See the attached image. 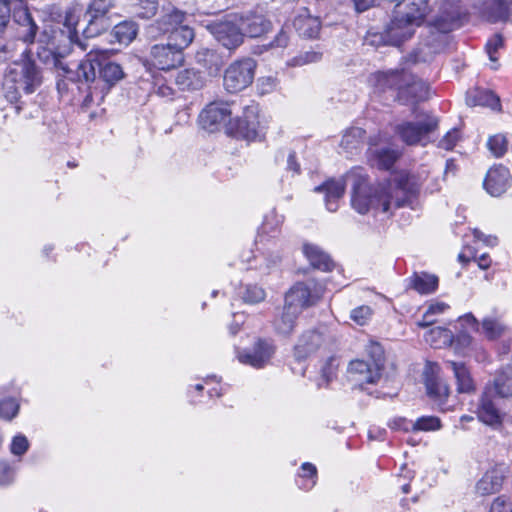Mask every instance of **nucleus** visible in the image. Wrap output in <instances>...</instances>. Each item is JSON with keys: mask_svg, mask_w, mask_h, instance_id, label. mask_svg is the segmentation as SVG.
<instances>
[{"mask_svg": "<svg viewBox=\"0 0 512 512\" xmlns=\"http://www.w3.org/2000/svg\"><path fill=\"white\" fill-rule=\"evenodd\" d=\"M346 183L351 185V205L358 213L366 214L371 210L376 213H386L391 209L392 195L388 191L386 183L373 187L369 183L366 171L361 167H355L347 172L344 178L330 179L315 188L316 192L325 193L328 211H337L339 200L345 192Z\"/></svg>", "mask_w": 512, "mask_h": 512, "instance_id": "f257e3e1", "label": "nucleus"}, {"mask_svg": "<svg viewBox=\"0 0 512 512\" xmlns=\"http://www.w3.org/2000/svg\"><path fill=\"white\" fill-rule=\"evenodd\" d=\"M65 71L70 80L89 84L88 94L83 100L86 107L95 102L100 104L110 88L124 77L119 64L106 61V52L94 49L79 62L75 71L70 68Z\"/></svg>", "mask_w": 512, "mask_h": 512, "instance_id": "f03ea898", "label": "nucleus"}, {"mask_svg": "<svg viewBox=\"0 0 512 512\" xmlns=\"http://www.w3.org/2000/svg\"><path fill=\"white\" fill-rule=\"evenodd\" d=\"M370 82L378 91H397L396 97L403 104L423 101L428 94L426 84L405 68L376 72L371 75Z\"/></svg>", "mask_w": 512, "mask_h": 512, "instance_id": "7ed1b4c3", "label": "nucleus"}, {"mask_svg": "<svg viewBox=\"0 0 512 512\" xmlns=\"http://www.w3.org/2000/svg\"><path fill=\"white\" fill-rule=\"evenodd\" d=\"M399 10L385 31L386 42L399 46L409 39L429 13V0H402L397 4Z\"/></svg>", "mask_w": 512, "mask_h": 512, "instance_id": "20e7f679", "label": "nucleus"}, {"mask_svg": "<svg viewBox=\"0 0 512 512\" xmlns=\"http://www.w3.org/2000/svg\"><path fill=\"white\" fill-rule=\"evenodd\" d=\"M40 82L36 64L26 56L24 51L22 58L13 62L7 69L3 82L5 97L11 103L17 102L22 92L33 93Z\"/></svg>", "mask_w": 512, "mask_h": 512, "instance_id": "39448f33", "label": "nucleus"}, {"mask_svg": "<svg viewBox=\"0 0 512 512\" xmlns=\"http://www.w3.org/2000/svg\"><path fill=\"white\" fill-rule=\"evenodd\" d=\"M187 14L179 9H172L163 15L157 25L163 34H168V42L180 52H183L194 39V30L186 24Z\"/></svg>", "mask_w": 512, "mask_h": 512, "instance_id": "423d86ee", "label": "nucleus"}, {"mask_svg": "<svg viewBox=\"0 0 512 512\" xmlns=\"http://www.w3.org/2000/svg\"><path fill=\"white\" fill-rule=\"evenodd\" d=\"M427 178V172L409 173L401 171L394 174L386 183L392 195L391 204L398 208L406 205L410 197L416 196Z\"/></svg>", "mask_w": 512, "mask_h": 512, "instance_id": "0eeeda50", "label": "nucleus"}, {"mask_svg": "<svg viewBox=\"0 0 512 512\" xmlns=\"http://www.w3.org/2000/svg\"><path fill=\"white\" fill-rule=\"evenodd\" d=\"M256 66V61L250 57L232 62L224 72L225 89L236 93L247 88L253 82Z\"/></svg>", "mask_w": 512, "mask_h": 512, "instance_id": "6e6552de", "label": "nucleus"}, {"mask_svg": "<svg viewBox=\"0 0 512 512\" xmlns=\"http://www.w3.org/2000/svg\"><path fill=\"white\" fill-rule=\"evenodd\" d=\"M333 344V338L326 329H313L304 332L294 347V355L302 361L318 351H327Z\"/></svg>", "mask_w": 512, "mask_h": 512, "instance_id": "1a4fd4ad", "label": "nucleus"}, {"mask_svg": "<svg viewBox=\"0 0 512 512\" xmlns=\"http://www.w3.org/2000/svg\"><path fill=\"white\" fill-rule=\"evenodd\" d=\"M113 6L111 0L91 1L85 14L88 18L87 26L82 33L85 39L96 37L111 26L106 15Z\"/></svg>", "mask_w": 512, "mask_h": 512, "instance_id": "9d476101", "label": "nucleus"}, {"mask_svg": "<svg viewBox=\"0 0 512 512\" xmlns=\"http://www.w3.org/2000/svg\"><path fill=\"white\" fill-rule=\"evenodd\" d=\"M232 106L227 102H212L207 105L199 115L201 127L208 132H215L224 127L227 132L229 121H233Z\"/></svg>", "mask_w": 512, "mask_h": 512, "instance_id": "9b49d317", "label": "nucleus"}, {"mask_svg": "<svg viewBox=\"0 0 512 512\" xmlns=\"http://www.w3.org/2000/svg\"><path fill=\"white\" fill-rule=\"evenodd\" d=\"M275 351L276 347L271 340L258 339L252 348L238 350L236 357L240 363L260 369L270 363Z\"/></svg>", "mask_w": 512, "mask_h": 512, "instance_id": "f8f14e48", "label": "nucleus"}, {"mask_svg": "<svg viewBox=\"0 0 512 512\" xmlns=\"http://www.w3.org/2000/svg\"><path fill=\"white\" fill-rule=\"evenodd\" d=\"M260 122L257 108L248 106L243 112V117L229 121L227 134L246 140H255L260 134Z\"/></svg>", "mask_w": 512, "mask_h": 512, "instance_id": "ddd939ff", "label": "nucleus"}, {"mask_svg": "<svg viewBox=\"0 0 512 512\" xmlns=\"http://www.w3.org/2000/svg\"><path fill=\"white\" fill-rule=\"evenodd\" d=\"M207 28L214 38L229 50H234L243 43L244 36L236 16L234 20L211 23Z\"/></svg>", "mask_w": 512, "mask_h": 512, "instance_id": "4468645a", "label": "nucleus"}, {"mask_svg": "<svg viewBox=\"0 0 512 512\" xmlns=\"http://www.w3.org/2000/svg\"><path fill=\"white\" fill-rule=\"evenodd\" d=\"M440 367L433 362H427L423 371V379L427 395L442 410L449 395V387L439 379Z\"/></svg>", "mask_w": 512, "mask_h": 512, "instance_id": "2eb2a0df", "label": "nucleus"}, {"mask_svg": "<svg viewBox=\"0 0 512 512\" xmlns=\"http://www.w3.org/2000/svg\"><path fill=\"white\" fill-rule=\"evenodd\" d=\"M437 120L434 117H426L423 121L405 122L397 126V133L408 145L418 143L425 144L429 134L437 127Z\"/></svg>", "mask_w": 512, "mask_h": 512, "instance_id": "dca6fc26", "label": "nucleus"}, {"mask_svg": "<svg viewBox=\"0 0 512 512\" xmlns=\"http://www.w3.org/2000/svg\"><path fill=\"white\" fill-rule=\"evenodd\" d=\"M149 60L160 70H170L183 64L184 54L169 43L155 44L150 49Z\"/></svg>", "mask_w": 512, "mask_h": 512, "instance_id": "f3484780", "label": "nucleus"}, {"mask_svg": "<svg viewBox=\"0 0 512 512\" xmlns=\"http://www.w3.org/2000/svg\"><path fill=\"white\" fill-rule=\"evenodd\" d=\"M320 296L315 286L312 289L311 284L298 282L286 293L285 304L301 313L302 309L314 305Z\"/></svg>", "mask_w": 512, "mask_h": 512, "instance_id": "a211bd4d", "label": "nucleus"}, {"mask_svg": "<svg viewBox=\"0 0 512 512\" xmlns=\"http://www.w3.org/2000/svg\"><path fill=\"white\" fill-rule=\"evenodd\" d=\"M348 379L355 386L364 388L367 384H375L381 378L382 370L364 360H353L348 366Z\"/></svg>", "mask_w": 512, "mask_h": 512, "instance_id": "6ab92c4d", "label": "nucleus"}, {"mask_svg": "<svg viewBox=\"0 0 512 512\" xmlns=\"http://www.w3.org/2000/svg\"><path fill=\"white\" fill-rule=\"evenodd\" d=\"M19 6L13 9V21L16 24L17 37L25 43H33L38 26L33 20L29 9L19 0Z\"/></svg>", "mask_w": 512, "mask_h": 512, "instance_id": "aec40b11", "label": "nucleus"}, {"mask_svg": "<svg viewBox=\"0 0 512 512\" xmlns=\"http://www.w3.org/2000/svg\"><path fill=\"white\" fill-rule=\"evenodd\" d=\"M508 473L509 468L505 464H498L490 468L477 482V492L481 495H490L498 492L502 488Z\"/></svg>", "mask_w": 512, "mask_h": 512, "instance_id": "412c9836", "label": "nucleus"}, {"mask_svg": "<svg viewBox=\"0 0 512 512\" xmlns=\"http://www.w3.org/2000/svg\"><path fill=\"white\" fill-rule=\"evenodd\" d=\"M239 22L243 36L251 38L261 37L271 29V22L262 14L248 12L236 16Z\"/></svg>", "mask_w": 512, "mask_h": 512, "instance_id": "4be33fe9", "label": "nucleus"}, {"mask_svg": "<svg viewBox=\"0 0 512 512\" xmlns=\"http://www.w3.org/2000/svg\"><path fill=\"white\" fill-rule=\"evenodd\" d=\"M511 175L509 170L502 166H494L485 177L484 187L492 196H500L506 192L510 186Z\"/></svg>", "mask_w": 512, "mask_h": 512, "instance_id": "5701e85b", "label": "nucleus"}, {"mask_svg": "<svg viewBox=\"0 0 512 512\" xmlns=\"http://www.w3.org/2000/svg\"><path fill=\"white\" fill-rule=\"evenodd\" d=\"M481 333L490 341L497 340L510 332V327L504 321L502 315L494 310L492 314L481 320Z\"/></svg>", "mask_w": 512, "mask_h": 512, "instance_id": "b1692460", "label": "nucleus"}, {"mask_svg": "<svg viewBox=\"0 0 512 512\" xmlns=\"http://www.w3.org/2000/svg\"><path fill=\"white\" fill-rule=\"evenodd\" d=\"M479 419L488 425L501 423V414L494 402V390L486 388L483 392L478 408Z\"/></svg>", "mask_w": 512, "mask_h": 512, "instance_id": "393cba45", "label": "nucleus"}, {"mask_svg": "<svg viewBox=\"0 0 512 512\" xmlns=\"http://www.w3.org/2000/svg\"><path fill=\"white\" fill-rule=\"evenodd\" d=\"M82 14V5L79 3H72L65 11L64 26L68 29L70 41L78 45L82 50H86L88 48V44L80 40L76 29Z\"/></svg>", "mask_w": 512, "mask_h": 512, "instance_id": "a878e982", "label": "nucleus"}, {"mask_svg": "<svg viewBox=\"0 0 512 512\" xmlns=\"http://www.w3.org/2000/svg\"><path fill=\"white\" fill-rule=\"evenodd\" d=\"M512 0H486L482 5V15L489 22L505 21L509 16Z\"/></svg>", "mask_w": 512, "mask_h": 512, "instance_id": "bb28decb", "label": "nucleus"}, {"mask_svg": "<svg viewBox=\"0 0 512 512\" xmlns=\"http://www.w3.org/2000/svg\"><path fill=\"white\" fill-rule=\"evenodd\" d=\"M196 63L201 66L210 76H216L223 66V59L215 50L200 48L195 54Z\"/></svg>", "mask_w": 512, "mask_h": 512, "instance_id": "cd10ccee", "label": "nucleus"}, {"mask_svg": "<svg viewBox=\"0 0 512 512\" xmlns=\"http://www.w3.org/2000/svg\"><path fill=\"white\" fill-rule=\"evenodd\" d=\"M293 26L298 34L305 38L317 37L321 28L319 19L311 16L306 9L294 18Z\"/></svg>", "mask_w": 512, "mask_h": 512, "instance_id": "c85d7f7f", "label": "nucleus"}, {"mask_svg": "<svg viewBox=\"0 0 512 512\" xmlns=\"http://www.w3.org/2000/svg\"><path fill=\"white\" fill-rule=\"evenodd\" d=\"M303 253L310 264L316 269L326 272L331 271L334 267V262L330 256L315 244L305 243L303 245Z\"/></svg>", "mask_w": 512, "mask_h": 512, "instance_id": "c756f323", "label": "nucleus"}, {"mask_svg": "<svg viewBox=\"0 0 512 512\" xmlns=\"http://www.w3.org/2000/svg\"><path fill=\"white\" fill-rule=\"evenodd\" d=\"M369 162L378 169H390L399 158V152L389 147L370 148L368 152Z\"/></svg>", "mask_w": 512, "mask_h": 512, "instance_id": "7c9ffc66", "label": "nucleus"}, {"mask_svg": "<svg viewBox=\"0 0 512 512\" xmlns=\"http://www.w3.org/2000/svg\"><path fill=\"white\" fill-rule=\"evenodd\" d=\"M447 366L450 368L456 378L457 391L459 393H470L474 391L475 385L471 377L470 371L463 363L454 361H447Z\"/></svg>", "mask_w": 512, "mask_h": 512, "instance_id": "2f4dec72", "label": "nucleus"}, {"mask_svg": "<svg viewBox=\"0 0 512 512\" xmlns=\"http://www.w3.org/2000/svg\"><path fill=\"white\" fill-rule=\"evenodd\" d=\"M175 83L180 90L193 91L201 89L205 81L197 70L188 68L178 72Z\"/></svg>", "mask_w": 512, "mask_h": 512, "instance_id": "473e14b6", "label": "nucleus"}, {"mask_svg": "<svg viewBox=\"0 0 512 512\" xmlns=\"http://www.w3.org/2000/svg\"><path fill=\"white\" fill-rule=\"evenodd\" d=\"M466 103L469 106H486L492 109L500 105L499 98L493 92L478 88L467 92Z\"/></svg>", "mask_w": 512, "mask_h": 512, "instance_id": "72a5a7b5", "label": "nucleus"}, {"mask_svg": "<svg viewBox=\"0 0 512 512\" xmlns=\"http://www.w3.org/2000/svg\"><path fill=\"white\" fill-rule=\"evenodd\" d=\"M300 313L295 309L284 305L283 312L275 319L274 327L277 333L282 335H289L295 328L296 319Z\"/></svg>", "mask_w": 512, "mask_h": 512, "instance_id": "f704fd0d", "label": "nucleus"}, {"mask_svg": "<svg viewBox=\"0 0 512 512\" xmlns=\"http://www.w3.org/2000/svg\"><path fill=\"white\" fill-rule=\"evenodd\" d=\"M425 341L434 348H442L452 345L454 334L447 328L434 327L425 335Z\"/></svg>", "mask_w": 512, "mask_h": 512, "instance_id": "c9c22d12", "label": "nucleus"}, {"mask_svg": "<svg viewBox=\"0 0 512 512\" xmlns=\"http://www.w3.org/2000/svg\"><path fill=\"white\" fill-rule=\"evenodd\" d=\"M284 222V216L278 214L275 210L271 211L268 215H266L264 222L262 224V233L259 234L256 244L257 245H264L266 241V236L264 234L272 233V238H275L276 233L280 226ZM267 241H269L267 239Z\"/></svg>", "mask_w": 512, "mask_h": 512, "instance_id": "e433bc0d", "label": "nucleus"}, {"mask_svg": "<svg viewBox=\"0 0 512 512\" xmlns=\"http://www.w3.org/2000/svg\"><path fill=\"white\" fill-rule=\"evenodd\" d=\"M138 33L137 25L132 21H123L113 28V36L120 44L128 45Z\"/></svg>", "mask_w": 512, "mask_h": 512, "instance_id": "4c0bfd02", "label": "nucleus"}, {"mask_svg": "<svg viewBox=\"0 0 512 512\" xmlns=\"http://www.w3.org/2000/svg\"><path fill=\"white\" fill-rule=\"evenodd\" d=\"M494 390L501 397L512 396V365L505 367L495 378Z\"/></svg>", "mask_w": 512, "mask_h": 512, "instance_id": "58836bf2", "label": "nucleus"}, {"mask_svg": "<svg viewBox=\"0 0 512 512\" xmlns=\"http://www.w3.org/2000/svg\"><path fill=\"white\" fill-rule=\"evenodd\" d=\"M411 281L412 287L421 294L431 293L438 286V278L427 273L415 274Z\"/></svg>", "mask_w": 512, "mask_h": 512, "instance_id": "ea45409f", "label": "nucleus"}, {"mask_svg": "<svg viewBox=\"0 0 512 512\" xmlns=\"http://www.w3.org/2000/svg\"><path fill=\"white\" fill-rule=\"evenodd\" d=\"M449 306L444 302H435L431 303L425 313L423 314V317L420 321L417 322V325L419 327L426 328L432 324L435 323V319L433 316L444 313Z\"/></svg>", "mask_w": 512, "mask_h": 512, "instance_id": "a19ab883", "label": "nucleus"}, {"mask_svg": "<svg viewBox=\"0 0 512 512\" xmlns=\"http://www.w3.org/2000/svg\"><path fill=\"white\" fill-rule=\"evenodd\" d=\"M134 12L141 18H151L156 14L157 0H131Z\"/></svg>", "mask_w": 512, "mask_h": 512, "instance_id": "79ce46f5", "label": "nucleus"}, {"mask_svg": "<svg viewBox=\"0 0 512 512\" xmlns=\"http://www.w3.org/2000/svg\"><path fill=\"white\" fill-rule=\"evenodd\" d=\"M487 147L496 158L502 157L508 149L506 136L503 134L491 136L487 141Z\"/></svg>", "mask_w": 512, "mask_h": 512, "instance_id": "37998d69", "label": "nucleus"}, {"mask_svg": "<svg viewBox=\"0 0 512 512\" xmlns=\"http://www.w3.org/2000/svg\"><path fill=\"white\" fill-rule=\"evenodd\" d=\"M240 295L244 302L248 304H256L263 301L266 297V293L263 288L257 285H246Z\"/></svg>", "mask_w": 512, "mask_h": 512, "instance_id": "c03bdc74", "label": "nucleus"}, {"mask_svg": "<svg viewBox=\"0 0 512 512\" xmlns=\"http://www.w3.org/2000/svg\"><path fill=\"white\" fill-rule=\"evenodd\" d=\"M440 428V419L435 416H423L418 418L415 422H413V424H411V429L418 431H435Z\"/></svg>", "mask_w": 512, "mask_h": 512, "instance_id": "a18cd8bd", "label": "nucleus"}, {"mask_svg": "<svg viewBox=\"0 0 512 512\" xmlns=\"http://www.w3.org/2000/svg\"><path fill=\"white\" fill-rule=\"evenodd\" d=\"M366 353L372 360V364L383 370L385 362L383 347L377 342L370 341L366 346Z\"/></svg>", "mask_w": 512, "mask_h": 512, "instance_id": "49530a36", "label": "nucleus"}, {"mask_svg": "<svg viewBox=\"0 0 512 512\" xmlns=\"http://www.w3.org/2000/svg\"><path fill=\"white\" fill-rule=\"evenodd\" d=\"M337 367L338 364L336 363V359L334 357H329L321 367V377L318 385H328L336 377Z\"/></svg>", "mask_w": 512, "mask_h": 512, "instance_id": "de8ad7c7", "label": "nucleus"}, {"mask_svg": "<svg viewBox=\"0 0 512 512\" xmlns=\"http://www.w3.org/2000/svg\"><path fill=\"white\" fill-rule=\"evenodd\" d=\"M474 343V338L467 331L457 330L452 345L457 352L465 354L466 350L471 348Z\"/></svg>", "mask_w": 512, "mask_h": 512, "instance_id": "09e8293b", "label": "nucleus"}, {"mask_svg": "<svg viewBox=\"0 0 512 512\" xmlns=\"http://www.w3.org/2000/svg\"><path fill=\"white\" fill-rule=\"evenodd\" d=\"M363 130L360 128H353L345 133L341 140V146L346 149H357L360 144V139L363 136Z\"/></svg>", "mask_w": 512, "mask_h": 512, "instance_id": "8fccbe9b", "label": "nucleus"}, {"mask_svg": "<svg viewBox=\"0 0 512 512\" xmlns=\"http://www.w3.org/2000/svg\"><path fill=\"white\" fill-rule=\"evenodd\" d=\"M457 323L459 327H456V330L460 331H480V325L481 322L478 321V319L472 314V313H466L462 316H460L457 320Z\"/></svg>", "mask_w": 512, "mask_h": 512, "instance_id": "3c124183", "label": "nucleus"}, {"mask_svg": "<svg viewBox=\"0 0 512 512\" xmlns=\"http://www.w3.org/2000/svg\"><path fill=\"white\" fill-rule=\"evenodd\" d=\"M373 310L370 306L362 305L351 311L350 318L358 325H366L371 319Z\"/></svg>", "mask_w": 512, "mask_h": 512, "instance_id": "603ef678", "label": "nucleus"}, {"mask_svg": "<svg viewBox=\"0 0 512 512\" xmlns=\"http://www.w3.org/2000/svg\"><path fill=\"white\" fill-rule=\"evenodd\" d=\"M19 410L18 402L13 398H6L0 402V417L11 420Z\"/></svg>", "mask_w": 512, "mask_h": 512, "instance_id": "864d4df0", "label": "nucleus"}, {"mask_svg": "<svg viewBox=\"0 0 512 512\" xmlns=\"http://www.w3.org/2000/svg\"><path fill=\"white\" fill-rule=\"evenodd\" d=\"M316 475H317V469L313 464H311L309 462L303 463L301 466V473L299 474V476L302 479H306L307 483L303 484L301 487L304 489L312 488L316 482L315 481Z\"/></svg>", "mask_w": 512, "mask_h": 512, "instance_id": "5fc2aeb1", "label": "nucleus"}, {"mask_svg": "<svg viewBox=\"0 0 512 512\" xmlns=\"http://www.w3.org/2000/svg\"><path fill=\"white\" fill-rule=\"evenodd\" d=\"M28 448H29V441L24 435L19 434V435H16L12 439V442L10 445V451L12 454H14L16 456H22L23 454L26 453Z\"/></svg>", "mask_w": 512, "mask_h": 512, "instance_id": "6e6d98bb", "label": "nucleus"}, {"mask_svg": "<svg viewBox=\"0 0 512 512\" xmlns=\"http://www.w3.org/2000/svg\"><path fill=\"white\" fill-rule=\"evenodd\" d=\"M503 47V39L500 35H495L488 40L486 44V51L491 62L496 63L498 58L496 53L498 49Z\"/></svg>", "mask_w": 512, "mask_h": 512, "instance_id": "4d7b16f0", "label": "nucleus"}, {"mask_svg": "<svg viewBox=\"0 0 512 512\" xmlns=\"http://www.w3.org/2000/svg\"><path fill=\"white\" fill-rule=\"evenodd\" d=\"M490 512H512V499L505 495L497 497L491 504Z\"/></svg>", "mask_w": 512, "mask_h": 512, "instance_id": "13d9d810", "label": "nucleus"}, {"mask_svg": "<svg viewBox=\"0 0 512 512\" xmlns=\"http://www.w3.org/2000/svg\"><path fill=\"white\" fill-rule=\"evenodd\" d=\"M460 138V132L457 129H452L440 140L439 147L445 150H452Z\"/></svg>", "mask_w": 512, "mask_h": 512, "instance_id": "bf43d9fd", "label": "nucleus"}, {"mask_svg": "<svg viewBox=\"0 0 512 512\" xmlns=\"http://www.w3.org/2000/svg\"><path fill=\"white\" fill-rule=\"evenodd\" d=\"M257 86L261 94L270 93L277 86L276 78L268 76L258 79Z\"/></svg>", "mask_w": 512, "mask_h": 512, "instance_id": "052dcab7", "label": "nucleus"}, {"mask_svg": "<svg viewBox=\"0 0 512 512\" xmlns=\"http://www.w3.org/2000/svg\"><path fill=\"white\" fill-rule=\"evenodd\" d=\"M154 92L157 95L168 99H171L174 94V90L172 89V87H170L165 82H162L159 79H157L154 83Z\"/></svg>", "mask_w": 512, "mask_h": 512, "instance_id": "680f3d73", "label": "nucleus"}, {"mask_svg": "<svg viewBox=\"0 0 512 512\" xmlns=\"http://www.w3.org/2000/svg\"><path fill=\"white\" fill-rule=\"evenodd\" d=\"M14 478V471L12 468L3 462H0V485H6L12 482Z\"/></svg>", "mask_w": 512, "mask_h": 512, "instance_id": "e2e57ef3", "label": "nucleus"}, {"mask_svg": "<svg viewBox=\"0 0 512 512\" xmlns=\"http://www.w3.org/2000/svg\"><path fill=\"white\" fill-rule=\"evenodd\" d=\"M10 18V7L7 0H0V32L7 26Z\"/></svg>", "mask_w": 512, "mask_h": 512, "instance_id": "0e129e2a", "label": "nucleus"}, {"mask_svg": "<svg viewBox=\"0 0 512 512\" xmlns=\"http://www.w3.org/2000/svg\"><path fill=\"white\" fill-rule=\"evenodd\" d=\"M474 237L477 238L478 240H481L483 241L485 244L489 245V246H495L497 245V238L495 236H485L482 232H480L479 230L475 229L474 232Z\"/></svg>", "mask_w": 512, "mask_h": 512, "instance_id": "69168bd1", "label": "nucleus"}, {"mask_svg": "<svg viewBox=\"0 0 512 512\" xmlns=\"http://www.w3.org/2000/svg\"><path fill=\"white\" fill-rule=\"evenodd\" d=\"M289 37L286 34L284 30H281L277 36L275 37L274 41L271 43V46L273 47H286L288 44Z\"/></svg>", "mask_w": 512, "mask_h": 512, "instance_id": "338daca9", "label": "nucleus"}, {"mask_svg": "<svg viewBox=\"0 0 512 512\" xmlns=\"http://www.w3.org/2000/svg\"><path fill=\"white\" fill-rule=\"evenodd\" d=\"M322 54L319 52H306L303 56H300L299 62L302 64L317 62L321 59Z\"/></svg>", "mask_w": 512, "mask_h": 512, "instance_id": "774afa93", "label": "nucleus"}]
</instances>
